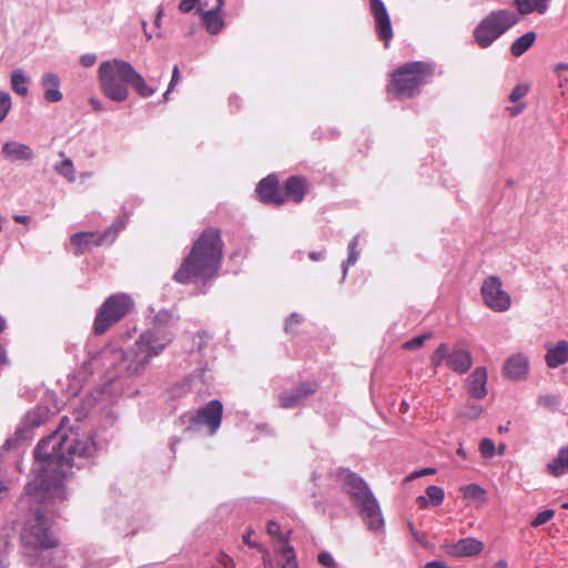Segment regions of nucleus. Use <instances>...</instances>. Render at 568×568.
Masks as SVG:
<instances>
[{"instance_id":"nucleus-28","label":"nucleus","mask_w":568,"mask_h":568,"mask_svg":"<svg viewBox=\"0 0 568 568\" xmlns=\"http://www.w3.org/2000/svg\"><path fill=\"white\" fill-rule=\"evenodd\" d=\"M536 38L537 36L534 31H528L524 33L511 43L510 53L516 58L521 57L532 47V44L536 41Z\"/></svg>"},{"instance_id":"nucleus-63","label":"nucleus","mask_w":568,"mask_h":568,"mask_svg":"<svg viewBox=\"0 0 568 568\" xmlns=\"http://www.w3.org/2000/svg\"><path fill=\"white\" fill-rule=\"evenodd\" d=\"M556 71L568 70V63H558L555 68Z\"/></svg>"},{"instance_id":"nucleus-43","label":"nucleus","mask_w":568,"mask_h":568,"mask_svg":"<svg viewBox=\"0 0 568 568\" xmlns=\"http://www.w3.org/2000/svg\"><path fill=\"white\" fill-rule=\"evenodd\" d=\"M267 534L274 538H277L283 544V540H287L282 536L281 526L274 520H270L266 526Z\"/></svg>"},{"instance_id":"nucleus-8","label":"nucleus","mask_w":568,"mask_h":568,"mask_svg":"<svg viewBox=\"0 0 568 568\" xmlns=\"http://www.w3.org/2000/svg\"><path fill=\"white\" fill-rule=\"evenodd\" d=\"M133 306L134 302L128 294L118 293L109 296L97 312L93 322L94 334H104L129 314Z\"/></svg>"},{"instance_id":"nucleus-49","label":"nucleus","mask_w":568,"mask_h":568,"mask_svg":"<svg viewBox=\"0 0 568 568\" xmlns=\"http://www.w3.org/2000/svg\"><path fill=\"white\" fill-rule=\"evenodd\" d=\"M302 322V316L297 313H292L285 322V331L291 332L292 326L297 325Z\"/></svg>"},{"instance_id":"nucleus-4","label":"nucleus","mask_w":568,"mask_h":568,"mask_svg":"<svg viewBox=\"0 0 568 568\" xmlns=\"http://www.w3.org/2000/svg\"><path fill=\"white\" fill-rule=\"evenodd\" d=\"M339 477L343 481V490L358 508L359 515L367 525V528L374 531L382 530L384 528V518L381 507L365 480L348 469H342Z\"/></svg>"},{"instance_id":"nucleus-6","label":"nucleus","mask_w":568,"mask_h":568,"mask_svg":"<svg viewBox=\"0 0 568 568\" xmlns=\"http://www.w3.org/2000/svg\"><path fill=\"white\" fill-rule=\"evenodd\" d=\"M433 75L430 64L423 61L405 63L394 71L389 93L398 98H413L419 93V88Z\"/></svg>"},{"instance_id":"nucleus-50","label":"nucleus","mask_w":568,"mask_h":568,"mask_svg":"<svg viewBox=\"0 0 568 568\" xmlns=\"http://www.w3.org/2000/svg\"><path fill=\"white\" fill-rule=\"evenodd\" d=\"M199 2L200 0H182L179 4V9L181 12L189 13Z\"/></svg>"},{"instance_id":"nucleus-22","label":"nucleus","mask_w":568,"mask_h":568,"mask_svg":"<svg viewBox=\"0 0 568 568\" xmlns=\"http://www.w3.org/2000/svg\"><path fill=\"white\" fill-rule=\"evenodd\" d=\"M41 84L44 88V99L54 103L62 100L63 95L60 91V79L54 73H44L41 78Z\"/></svg>"},{"instance_id":"nucleus-3","label":"nucleus","mask_w":568,"mask_h":568,"mask_svg":"<svg viewBox=\"0 0 568 568\" xmlns=\"http://www.w3.org/2000/svg\"><path fill=\"white\" fill-rule=\"evenodd\" d=\"M222 256L223 241L220 230L209 227L193 243L191 252L174 273L173 280L180 284L196 281L206 283L216 275Z\"/></svg>"},{"instance_id":"nucleus-46","label":"nucleus","mask_w":568,"mask_h":568,"mask_svg":"<svg viewBox=\"0 0 568 568\" xmlns=\"http://www.w3.org/2000/svg\"><path fill=\"white\" fill-rule=\"evenodd\" d=\"M317 560L324 567L336 568V562H335L333 556L327 551L320 552Z\"/></svg>"},{"instance_id":"nucleus-25","label":"nucleus","mask_w":568,"mask_h":568,"mask_svg":"<svg viewBox=\"0 0 568 568\" xmlns=\"http://www.w3.org/2000/svg\"><path fill=\"white\" fill-rule=\"evenodd\" d=\"M202 22L210 34H219L224 28V21L222 19V13L209 10L202 11L200 10Z\"/></svg>"},{"instance_id":"nucleus-13","label":"nucleus","mask_w":568,"mask_h":568,"mask_svg":"<svg viewBox=\"0 0 568 568\" xmlns=\"http://www.w3.org/2000/svg\"><path fill=\"white\" fill-rule=\"evenodd\" d=\"M369 10L374 18L378 39L382 40L385 48H387L393 38V28L387 9L382 0H371Z\"/></svg>"},{"instance_id":"nucleus-5","label":"nucleus","mask_w":568,"mask_h":568,"mask_svg":"<svg viewBox=\"0 0 568 568\" xmlns=\"http://www.w3.org/2000/svg\"><path fill=\"white\" fill-rule=\"evenodd\" d=\"M132 64L121 60L103 61L98 69L101 92L113 102H123L129 98V83Z\"/></svg>"},{"instance_id":"nucleus-37","label":"nucleus","mask_w":568,"mask_h":568,"mask_svg":"<svg viewBox=\"0 0 568 568\" xmlns=\"http://www.w3.org/2000/svg\"><path fill=\"white\" fill-rule=\"evenodd\" d=\"M432 337V333H425L423 335L415 336L403 344V348L406 351H416L420 348L424 343Z\"/></svg>"},{"instance_id":"nucleus-57","label":"nucleus","mask_w":568,"mask_h":568,"mask_svg":"<svg viewBox=\"0 0 568 568\" xmlns=\"http://www.w3.org/2000/svg\"><path fill=\"white\" fill-rule=\"evenodd\" d=\"M13 220L17 223L27 224V223H29L30 217L28 215L16 214V215H13Z\"/></svg>"},{"instance_id":"nucleus-2","label":"nucleus","mask_w":568,"mask_h":568,"mask_svg":"<svg viewBox=\"0 0 568 568\" xmlns=\"http://www.w3.org/2000/svg\"><path fill=\"white\" fill-rule=\"evenodd\" d=\"M173 335L162 326H153L143 332L129 349L105 346L98 355L111 378L130 377L143 372L150 361L159 356L172 342Z\"/></svg>"},{"instance_id":"nucleus-45","label":"nucleus","mask_w":568,"mask_h":568,"mask_svg":"<svg viewBox=\"0 0 568 568\" xmlns=\"http://www.w3.org/2000/svg\"><path fill=\"white\" fill-rule=\"evenodd\" d=\"M172 318L171 312L168 310L159 311L154 316V325L153 326H162L166 327L165 324Z\"/></svg>"},{"instance_id":"nucleus-48","label":"nucleus","mask_w":568,"mask_h":568,"mask_svg":"<svg viewBox=\"0 0 568 568\" xmlns=\"http://www.w3.org/2000/svg\"><path fill=\"white\" fill-rule=\"evenodd\" d=\"M97 62L95 53H84L80 57V63L84 68H90Z\"/></svg>"},{"instance_id":"nucleus-1","label":"nucleus","mask_w":568,"mask_h":568,"mask_svg":"<svg viewBox=\"0 0 568 568\" xmlns=\"http://www.w3.org/2000/svg\"><path fill=\"white\" fill-rule=\"evenodd\" d=\"M79 427L70 425L64 416L57 430L42 438L34 448L36 478L19 498L18 508L26 514L20 534L21 552L30 567L49 568L59 547V539L51 530L49 515L67 499L64 479L72 467H81L97 446L91 438L81 440Z\"/></svg>"},{"instance_id":"nucleus-15","label":"nucleus","mask_w":568,"mask_h":568,"mask_svg":"<svg viewBox=\"0 0 568 568\" xmlns=\"http://www.w3.org/2000/svg\"><path fill=\"white\" fill-rule=\"evenodd\" d=\"M256 193L260 201L263 203L280 205L285 201V197L278 189V181L273 174H270L260 181L256 186Z\"/></svg>"},{"instance_id":"nucleus-61","label":"nucleus","mask_w":568,"mask_h":568,"mask_svg":"<svg viewBox=\"0 0 568 568\" xmlns=\"http://www.w3.org/2000/svg\"><path fill=\"white\" fill-rule=\"evenodd\" d=\"M162 16H163V8H160L156 16H155V19H154V24L156 27H160L161 24V19H162Z\"/></svg>"},{"instance_id":"nucleus-53","label":"nucleus","mask_w":568,"mask_h":568,"mask_svg":"<svg viewBox=\"0 0 568 568\" xmlns=\"http://www.w3.org/2000/svg\"><path fill=\"white\" fill-rule=\"evenodd\" d=\"M89 104L95 112H101L104 110L103 103L97 98H90Z\"/></svg>"},{"instance_id":"nucleus-62","label":"nucleus","mask_w":568,"mask_h":568,"mask_svg":"<svg viewBox=\"0 0 568 568\" xmlns=\"http://www.w3.org/2000/svg\"><path fill=\"white\" fill-rule=\"evenodd\" d=\"M224 4V0H216V7L213 10L222 13Z\"/></svg>"},{"instance_id":"nucleus-40","label":"nucleus","mask_w":568,"mask_h":568,"mask_svg":"<svg viewBox=\"0 0 568 568\" xmlns=\"http://www.w3.org/2000/svg\"><path fill=\"white\" fill-rule=\"evenodd\" d=\"M479 453L486 459L493 458L496 454L495 443L489 438L481 439L479 443Z\"/></svg>"},{"instance_id":"nucleus-59","label":"nucleus","mask_w":568,"mask_h":568,"mask_svg":"<svg viewBox=\"0 0 568 568\" xmlns=\"http://www.w3.org/2000/svg\"><path fill=\"white\" fill-rule=\"evenodd\" d=\"M9 363L6 349L0 345V365H7Z\"/></svg>"},{"instance_id":"nucleus-10","label":"nucleus","mask_w":568,"mask_h":568,"mask_svg":"<svg viewBox=\"0 0 568 568\" xmlns=\"http://www.w3.org/2000/svg\"><path fill=\"white\" fill-rule=\"evenodd\" d=\"M222 414V403L219 399H212L196 413L184 414L181 418L186 425V430H197L201 425H206L210 435H214L221 426Z\"/></svg>"},{"instance_id":"nucleus-24","label":"nucleus","mask_w":568,"mask_h":568,"mask_svg":"<svg viewBox=\"0 0 568 568\" xmlns=\"http://www.w3.org/2000/svg\"><path fill=\"white\" fill-rule=\"evenodd\" d=\"M291 197L294 202H301L305 196V181L298 176H291L284 185V195Z\"/></svg>"},{"instance_id":"nucleus-26","label":"nucleus","mask_w":568,"mask_h":568,"mask_svg":"<svg viewBox=\"0 0 568 568\" xmlns=\"http://www.w3.org/2000/svg\"><path fill=\"white\" fill-rule=\"evenodd\" d=\"M444 497V489L439 486L432 485L426 488V496H418L416 503L420 508H427L429 505H440Z\"/></svg>"},{"instance_id":"nucleus-41","label":"nucleus","mask_w":568,"mask_h":568,"mask_svg":"<svg viewBox=\"0 0 568 568\" xmlns=\"http://www.w3.org/2000/svg\"><path fill=\"white\" fill-rule=\"evenodd\" d=\"M11 97L8 92L0 90V123L6 119L11 110Z\"/></svg>"},{"instance_id":"nucleus-39","label":"nucleus","mask_w":568,"mask_h":568,"mask_svg":"<svg viewBox=\"0 0 568 568\" xmlns=\"http://www.w3.org/2000/svg\"><path fill=\"white\" fill-rule=\"evenodd\" d=\"M537 402L540 406L546 407L550 410H556L560 405L559 397L552 394L540 395Z\"/></svg>"},{"instance_id":"nucleus-56","label":"nucleus","mask_w":568,"mask_h":568,"mask_svg":"<svg viewBox=\"0 0 568 568\" xmlns=\"http://www.w3.org/2000/svg\"><path fill=\"white\" fill-rule=\"evenodd\" d=\"M524 109H525L524 104L515 105L514 108L509 109L510 115L516 116V115L520 114L524 111Z\"/></svg>"},{"instance_id":"nucleus-29","label":"nucleus","mask_w":568,"mask_h":568,"mask_svg":"<svg viewBox=\"0 0 568 568\" xmlns=\"http://www.w3.org/2000/svg\"><path fill=\"white\" fill-rule=\"evenodd\" d=\"M129 85L142 98H149L156 91V88L149 85L145 79L134 68H132Z\"/></svg>"},{"instance_id":"nucleus-34","label":"nucleus","mask_w":568,"mask_h":568,"mask_svg":"<svg viewBox=\"0 0 568 568\" xmlns=\"http://www.w3.org/2000/svg\"><path fill=\"white\" fill-rule=\"evenodd\" d=\"M278 551L285 559V562L283 564L282 568H298L295 550L290 545L288 540H283V544L281 545Z\"/></svg>"},{"instance_id":"nucleus-20","label":"nucleus","mask_w":568,"mask_h":568,"mask_svg":"<svg viewBox=\"0 0 568 568\" xmlns=\"http://www.w3.org/2000/svg\"><path fill=\"white\" fill-rule=\"evenodd\" d=\"M484 549V544L474 538H462L449 546V554L457 557H468L479 554Z\"/></svg>"},{"instance_id":"nucleus-42","label":"nucleus","mask_w":568,"mask_h":568,"mask_svg":"<svg viewBox=\"0 0 568 568\" xmlns=\"http://www.w3.org/2000/svg\"><path fill=\"white\" fill-rule=\"evenodd\" d=\"M555 515L552 509H546L540 511L531 521L532 527H539L546 523H548Z\"/></svg>"},{"instance_id":"nucleus-51","label":"nucleus","mask_w":568,"mask_h":568,"mask_svg":"<svg viewBox=\"0 0 568 568\" xmlns=\"http://www.w3.org/2000/svg\"><path fill=\"white\" fill-rule=\"evenodd\" d=\"M217 561L224 568H234L235 567L233 559L226 554H220V556L217 557Z\"/></svg>"},{"instance_id":"nucleus-14","label":"nucleus","mask_w":568,"mask_h":568,"mask_svg":"<svg viewBox=\"0 0 568 568\" xmlns=\"http://www.w3.org/2000/svg\"><path fill=\"white\" fill-rule=\"evenodd\" d=\"M100 232H78L70 237V246L74 255H81L93 246L108 244Z\"/></svg>"},{"instance_id":"nucleus-54","label":"nucleus","mask_w":568,"mask_h":568,"mask_svg":"<svg viewBox=\"0 0 568 568\" xmlns=\"http://www.w3.org/2000/svg\"><path fill=\"white\" fill-rule=\"evenodd\" d=\"M425 568H449V567L443 561L434 560V561L427 562Z\"/></svg>"},{"instance_id":"nucleus-31","label":"nucleus","mask_w":568,"mask_h":568,"mask_svg":"<svg viewBox=\"0 0 568 568\" xmlns=\"http://www.w3.org/2000/svg\"><path fill=\"white\" fill-rule=\"evenodd\" d=\"M29 82H30V80L24 74L23 70L16 69V70L12 71V73H11V88H12V90L17 94H19L21 97L27 95L28 92H29V89H28Z\"/></svg>"},{"instance_id":"nucleus-33","label":"nucleus","mask_w":568,"mask_h":568,"mask_svg":"<svg viewBox=\"0 0 568 568\" xmlns=\"http://www.w3.org/2000/svg\"><path fill=\"white\" fill-rule=\"evenodd\" d=\"M358 241H359V235H355L348 243V257L342 265L343 278L346 276L348 267L354 265L358 260V256H359V251L357 250Z\"/></svg>"},{"instance_id":"nucleus-38","label":"nucleus","mask_w":568,"mask_h":568,"mask_svg":"<svg viewBox=\"0 0 568 568\" xmlns=\"http://www.w3.org/2000/svg\"><path fill=\"white\" fill-rule=\"evenodd\" d=\"M463 494L465 498L481 499L486 495V490L479 485L469 484L463 487Z\"/></svg>"},{"instance_id":"nucleus-60","label":"nucleus","mask_w":568,"mask_h":568,"mask_svg":"<svg viewBox=\"0 0 568 568\" xmlns=\"http://www.w3.org/2000/svg\"><path fill=\"white\" fill-rule=\"evenodd\" d=\"M250 536H251V532H248V534L243 536L244 544H246L247 546H250L252 548L257 547V545L255 542L251 541V537Z\"/></svg>"},{"instance_id":"nucleus-23","label":"nucleus","mask_w":568,"mask_h":568,"mask_svg":"<svg viewBox=\"0 0 568 568\" xmlns=\"http://www.w3.org/2000/svg\"><path fill=\"white\" fill-rule=\"evenodd\" d=\"M549 2L550 0H514V6L523 16H527L532 12L545 14L548 10Z\"/></svg>"},{"instance_id":"nucleus-30","label":"nucleus","mask_w":568,"mask_h":568,"mask_svg":"<svg viewBox=\"0 0 568 568\" xmlns=\"http://www.w3.org/2000/svg\"><path fill=\"white\" fill-rule=\"evenodd\" d=\"M212 376L209 374L206 368H199L193 372L189 378L187 387L195 388L197 393L204 390V387H209Z\"/></svg>"},{"instance_id":"nucleus-12","label":"nucleus","mask_w":568,"mask_h":568,"mask_svg":"<svg viewBox=\"0 0 568 568\" xmlns=\"http://www.w3.org/2000/svg\"><path fill=\"white\" fill-rule=\"evenodd\" d=\"M47 417V412L42 408L29 412L23 419V425L17 428L14 436L8 438L2 445L3 450L13 448L18 443L30 440L32 437V429L40 426Z\"/></svg>"},{"instance_id":"nucleus-21","label":"nucleus","mask_w":568,"mask_h":568,"mask_svg":"<svg viewBox=\"0 0 568 568\" xmlns=\"http://www.w3.org/2000/svg\"><path fill=\"white\" fill-rule=\"evenodd\" d=\"M1 153L12 161H29L34 156L29 145L16 141L6 142L2 145Z\"/></svg>"},{"instance_id":"nucleus-11","label":"nucleus","mask_w":568,"mask_h":568,"mask_svg":"<svg viewBox=\"0 0 568 568\" xmlns=\"http://www.w3.org/2000/svg\"><path fill=\"white\" fill-rule=\"evenodd\" d=\"M481 295L485 304L495 312H505L511 305L510 295L503 290L498 276H488L481 285Z\"/></svg>"},{"instance_id":"nucleus-16","label":"nucleus","mask_w":568,"mask_h":568,"mask_svg":"<svg viewBox=\"0 0 568 568\" xmlns=\"http://www.w3.org/2000/svg\"><path fill=\"white\" fill-rule=\"evenodd\" d=\"M316 385L312 383H302L297 387L283 392L278 396L280 406L283 408H292L297 406L302 400L314 394Z\"/></svg>"},{"instance_id":"nucleus-9","label":"nucleus","mask_w":568,"mask_h":568,"mask_svg":"<svg viewBox=\"0 0 568 568\" xmlns=\"http://www.w3.org/2000/svg\"><path fill=\"white\" fill-rule=\"evenodd\" d=\"M445 365L457 374L467 373L473 366L471 354L459 346L450 348L447 344L442 343L430 356V365L436 369Z\"/></svg>"},{"instance_id":"nucleus-35","label":"nucleus","mask_w":568,"mask_h":568,"mask_svg":"<svg viewBox=\"0 0 568 568\" xmlns=\"http://www.w3.org/2000/svg\"><path fill=\"white\" fill-rule=\"evenodd\" d=\"M54 171L71 183L75 181V170L73 162L69 158L64 159L61 163L55 164Z\"/></svg>"},{"instance_id":"nucleus-58","label":"nucleus","mask_w":568,"mask_h":568,"mask_svg":"<svg viewBox=\"0 0 568 568\" xmlns=\"http://www.w3.org/2000/svg\"><path fill=\"white\" fill-rule=\"evenodd\" d=\"M310 258L313 260V261H320V260H323L324 256H325V252L324 251H321V252H311L310 253Z\"/></svg>"},{"instance_id":"nucleus-18","label":"nucleus","mask_w":568,"mask_h":568,"mask_svg":"<svg viewBox=\"0 0 568 568\" xmlns=\"http://www.w3.org/2000/svg\"><path fill=\"white\" fill-rule=\"evenodd\" d=\"M487 371L485 367H476L467 378L468 394L476 399H483L487 395Z\"/></svg>"},{"instance_id":"nucleus-7","label":"nucleus","mask_w":568,"mask_h":568,"mask_svg":"<svg viewBox=\"0 0 568 568\" xmlns=\"http://www.w3.org/2000/svg\"><path fill=\"white\" fill-rule=\"evenodd\" d=\"M517 14L507 9L491 11L474 30V40L483 49L490 47L499 37L518 22Z\"/></svg>"},{"instance_id":"nucleus-44","label":"nucleus","mask_w":568,"mask_h":568,"mask_svg":"<svg viewBox=\"0 0 568 568\" xmlns=\"http://www.w3.org/2000/svg\"><path fill=\"white\" fill-rule=\"evenodd\" d=\"M528 93V87L525 84H518L516 85L513 91L510 92L509 100L511 102H517L525 98Z\"/></svg>"},{"instance_id":"nucleus-17","label":"nucleus","mask_w":568,"mask_h":568,"mask_svg":"<svg viewBox=\"0 0 568 568\" xmlns=\"http://www.w3.org/2000/svg\"><path fill=\"white\" fill-rule=\"evenodd\" d=\"M545 362L549 368H557L568 362V342L560 339L556 344L545 345Z\"/></svg>"},{"instance_id":"nucleus-47","label":"nucleus","mask_w":568,"mask_h":568,"mask_svg":"<svg viewBox=\"0 0 568 568\" xmlns=\"http://www.w3.org/2000/svg\"><path fill=\"white\" fill-rule=\"evenodd\" d=\"M481 413L483 407L480 405L471 404L467 406L464 416L470 419H476L481 415Z\"/></svg>"},{"instance_id":"nucleus-64","label":"nucleus","mask_w":568,"mask_h":568,"mask_svg":"<svg viewBox=\"0 0 568 568\" xmlns=\"http://www.w3.org/2000/svg\"><path fill=\"white\" fill-rule=\"evenodd\" d=\"M507 561L505 560H499L496 565H495V568H507Z\"/></svg>"},{"instance_id":"nucleus-36","label":"nucleus","mask_w":568,"mask_h":568,"mask_svg":"<svg viewBox=\"0 0 568 568\" xmlns=\"http://www.w3.org/2000/svg\"><path fill=\"white\" fill-rule=\"evenodd\" d=\"M146 517L143 514H139L136 518H132V520L128 523V527L124 528L123 530L126 536H133L138 531L143 530L146 527Z\"/></svg>"},{"instance_id":"nucleus-19","label":"nucleus","mask_w":568,"mask_h":568,"mask_svg":"<svg viewBox=\"0 0 568 568\" xmlns=\"http://www.w3.org/2000/svg\"><path fill=\"white\" fill-rule=\"evenodd\" d=\"M529 363L523 354H516L509 357L504 365V374L510 379L525 378L528 373Z\"/></svg>"},{"instance_id":"nucleus-32","label":"nucleus","mask_w":568,"mask_h":568,"mask_svg":"<svg viewBox=\"0 0 568 568\" xmlns=\"http://www.w3.org/2000/svg\"><path fill=\"white\" fill-rule=\"evenodd\" d=\"M128 220H129V216L123 214V215L119 216L108 230L102 232V234L105 235L104 239L108 244H111L114 242L119 232L125 227Z\"/></svg>"},{"instance_id":"nucleus-27","label":"nucleus","mask_w":568,"mask_h":568,"mask_svg":"<svg viewBox=\"0 0 568 568\" xmlns=\"http://www.w3.org/2000/svg\"><path fill=\"white\" fill-rule=\"evenodd\" d=\"M548 474L560 477L568 471V447H561L558 450L557 457L546 467Z\"/></svg>"},{"instance_id":"nucleus-52","label":"nucleus","mask_w":568,"mask_h":568,"mask_svg":"<svg viewBox=\"0 0 568 568\" xmlns=\"http://www.w3.org/2000/svg\"><path fill=\"white\" fill-rule=\"evenodd\" d=\"M180 79H181V75H180L179 67L174 65L173 70H172L171 81L169 83V91H172L174 89V87L179 83Z\"/></svg>"},{"instance_id":"nucleus-55","label":"nucleus","mask_w":568,"mask_h":568,"mask_svg":"<svg viewBox=\"0 0 568 568\" xmlns=\"http://www.w3.org/2000/svg\"><path fill=\"white\" fill-rule=\"evenodd\" d=\"M434 473H435L434 468H425V469H422V470L413 473L410 477L412 478H417V477H420V476H424V475H428V474H434Z\"/></svg>"}]
</instances>
